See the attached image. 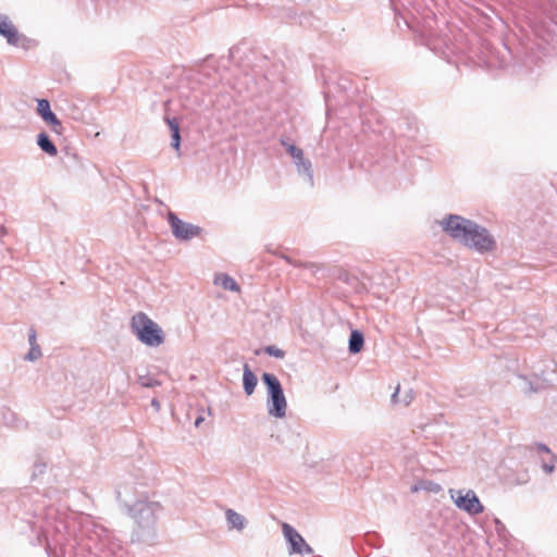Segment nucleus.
Wrapping results in <instances>:
<instances>
[{
  "label": "nucleus",
  "instance_id": "nucleus-27",
  "mask_svg": "<svg viewBox=\"0 0 557 557\" xmlns=\"http://www.w3.org/2000/svg\"><path fill=\"white\" fill-rule=\"evenodd\" d=\"M28 343H29V346H36L38 345L37 344V334H36V331L34 329H30L29 330V334H28Z\"/></svg>",
  "mask_w": 557,
  "mask_h": 557
},
{
  "label": "nucleus",
  "instance_id": "nucleus-8",
  "mask_svg": "<svg viewBox=\"0 0 557 557\" xmlns=\"http://www.w3.org/2000/svg\"><path fill=\"white\" fill-rule=\"evenodd\" d=\"M283 535L288 543V553L289 555L298 554V555H312L313 549L310 545L307 544L301 534L293 528L290 524L284 522L282 524Z\"/></svg>",
  "mask_w": 557,
  "mask_h": 557
},
{
  "label": "nucleus",
  "instance_id": "nucleus-26",
  "mask_svg": "<svg viewBox=\"0 0 557 557\" xmlns=\"http://www.w3.org/2000/svg\"><path fill=\"white\" fill-rule=\"evenodd\" d=\"M283 259L286 260L289 264H293L295 267H305V268H310V269L315 268V265L312 263H310V264L301 263V262L293 260L292 258H289L287 256H283Z\"/></svg>",
  "mask_w": 557,
  "mask_h": 557
},
{
  "label": "nucleus",
  "instance_id": "nucleus-29",
  "mask_svg": "<svg viewBox=\"0 0 557 557\" xmlns=\"http://www.w3.org/2000/svg\"><path fill=\"white\" fill-rule=\"evenodd\" d=\"M151 406H152L157 411H159V410H160V403H159V400H158V399L153 398V399L151 400Z\"/></svg>",
  "mask_w": 557,
  "mask_h": 557
},
{
  "label": "nucleus",
  "instance_id": "nucleus-21",
  "mask_svg": "<svg viewBox=\"0 0 557 557\" xmlns=\"http://www.w3.org/2000/svg\"><path fill=\"white\" fill-rule=\"evenodd\" d=\"M523 381L525 383V387H524L525 392L536 393V392H540L545 388L544 382H542L537 379L535 380V382H533V381H528L527 379L523 377Z\"/></svg>",
  "mask_w": 557,
  "mask_h": 557
},
{
  "label": "nucleus",
  "instance_id": "nucleus-17",
  "mask_svg": "<svg viewBox=\"0 0 557 557\" xmlns=\"http://www.w3.org/2000/svg\"><path fill=\"white\" fill-rule=\"evenodd\" d=\"M413 400V392L412 389H407L403 394H400L399 385L396 387L395 392L392 395V403L399 404L404 407L409 406Z\"/></svg>",
  "mask_w": 557,
  "mask_h": 557
},
{
  "label": "nucleus",
  "instance_id": "nucleus-12",
  "mask_svg": "<svg viewBox=\"0 0 557 557\" xmlns=\"http://www.w3.org/2000/svg\"><path fill=\"white\" fill-rule=\"evenodd\" d=\"M550 21L552 27H546V25L543 22H534L531 25L534 34L541 37L546 42L553 40L557 29V22H555L553 17H550Z\"/></svg>",
  "mask_w": 557,
  "mask_h": 557
},
{
  "label": "nucleus",
  "instance_id": "nucleus-16",
  "mask_svg": "<svg viewBox=\"0 0 557 557\" xmlns=\"http://www.w3.org/2000/svg\"><path fill=\"white\" fill-rule=\"evenodd\" d=\"M37 145L50 157H55L58 154L55 145L50 140L49 136L45 132H41L37 135Z\"/></svg>",
  "mask_w": 557,
  "mask_h": 557
},
{
  "label": "nucleus",
  "instance_id": "nucleus-28",
  "mask_svg": "<svg viewBox=\"0 0 557 557\" xmlns=\"http://www.w3.org/2000/svg\"><path fill=\"white\" fill-rule=\"evenodd\" d=\"M537 449H539V451L546 453L547 455H550V456L553 455L550 453V449L544 444H537Z\"/></svg>",
  "mask_w": 557,
  "mask_h": 557
},
{
  "label": "nucleus",
  "instance_id": "nucleus-10",
  "mask_svg": "<svg viewBox=\"0 0 557 557\" xmlns=\"http://www.w3.org/2000/svg\"><path fill=\"white\" fill-rule=\"evenodd\" d=\"M37 113L47 123L51 131L58 135L63 133V126L58 116L52 112L50 102L47 99L37 100Z\"/></svg>",
  "mask_w": 557,
  "mask_h": 557
},
{
  "label": "nucleus",
  "instance_id": "nucleus-5",
  "mask_svg": "<svg viewBox=\"0 0 557 557\" xmlns=\"http://www.w3.org/2000/svg\"><path fill=\"white\" fill-rule=\"evenodd\" d=\"M88 548L99 557H112L121 549V543L111 531L102 525H94L88 534Z\"/></svg>",
  "mask_w": 557,
  "mask_h": 557
},
{
  "label": "nucleus",
  "instance_id": "nucleus-23",
  "mask_svg": "<svg viewBox=\"0 0 557 557\" xmlns=\"http://www.w3.org/2000/svg\"><path fill=\"white\" fill-rule=\"evenodd\" d=\"M138 383L143 387H154V386H159L160 385L159 381H157V380H154L152 377H149V376H139L138 377Z\"/></svg>",
  "mask_w": 557,
  "mask_h": 557
},
{
  "label": "nucleus",
  "instance_id": "nucleus-25",
  "mask_svg": "<svg viewBox=\"0 0 557 557\" xmlns=\"http://www.w3.org/2000/svg\"><path fill=\"white\" fill-rule=\"evenodd\" d=\"M265 352L270 356L276 357V358H283L284 351L275 346H268L265 348Z\"/></svg>",
  "mask_w": 557,
  "mask_h": 557
},
{
  "label": "nucleus",
  "instance_id": "nucleus-14",
  "mask_svg": "<svg viewBox=\"0 0 557 557\" xmlns=\"http://www.w3.org/2000/svg\"><path fill=\"white\" fill-rule=\"evenodd\" d=\"M258 380L253 374L249 366L246 363L243 369V386L246 395L250 396L253 394Z\"/></svg>",
  "mask_w": 557,
  "mask_h": 557
},
{
  "label": "nucleus",
  "instance_id": "nucleus-3",
  "mask_svg": "<svg viewBox=\"0 0 557 557\" xmlns=\"http://www.w3.org/2000/svg\"><path fill=\"white\" fill-rule=\"evenodd\" d=\"M131 330L146 346L158 347L164 342L162 329L144 312L133 315Z\"/></svg>",
  "mask_w": 557,
  "mask_h": 557
},
{
  "label": "nucleus",
  "instance_id": "nucleus-24",
  "mask_svg": "<svg viewBox=\"0 0 557 557\" xmlns=\"http://www.w3.org/2000/svg\"><path fill=\"white\" fill-rule=\"evenodd\" d=\"M555 460H556V457L554 455H552L549 461H545V460L542 461V469L544 470V472L549 474L554 471Z\"/></svg>",
  "mask_w": 557,
  "mask_h": 557
},
{
  "label": "nucleus",
  "instance_id": "nucleus-20",
  "mask_svg": "<svg viewBox=\"0 0 557 557\" xmlns=\"http://www.w3.org/2000/svg\"><path fill=\"white\" fill-rule=\"evenodd\" d=\"M419 490H425L428 492L432 493H440L442 491V486L438 483L432 482V481H423L419 483L418 485H413L411 487L412 492H418Z\"/></svg>",
  "mask_w": 557,
  "mask_h": 557
},
{
  "label": "nucleus",
  "instance_id": "nucleus-1",
  "mask_svg": "<svg viewBox=\"0 0 557 557\" xmlns=\"http://www.w3.org/2000/svg\"><path fill=\"white\" fill-rule=\"evenodd\" d=\"M132 491V486L125 484L116 491V497L127 507V513L136 522L135 534L138 540L150 543L157 536L156 524L162 506L159 502L148 500L146 496H139L133 502L131 498Z\"/></svg>",
  "mask_w": 557,
  "mask_h": 557
},
{
  "label": "nucleus",
  "instance_id": "nucleus-19",
  "mask_svg": "<svg viewBox=\"0 0 557 557\" xmlns=\"http://www.w3.org/2000/svg\"><path fill=\"white\" fill-rule=\"evenodd\" d=\"M364 343L363 334L357 330L350 333L348 349L351 354H358L361 351Z\"/></svg>",
  "mask_w": 557,
  "mask_h": 557
},
{
  "label": "nucleus",
  "instance_id": "nucleus-4",
  "mask_svg": "<svg viewBox=\"0 0 557 557\" xmlns=\"http://www.w3.org/2000/svg\"><path fill=\"white\" fill-rule=\"evenodd\" d=\"M262 382L268 391V413L276 419L285 418L287 411V401L283 387L278 379L269 372L262 374Z\"/></svg>",
  "mask_w": 557,
  "mask_h": 557
},
{
  "label": "nucleus",
  "instance_id": "nucleus-6",
  "mask_svg": "<svg viewBox=\"0 0 557 557\" xmlns=\"http://www.w3.org/2000/svg\"><path fill=\"white\" fill-rule=\"evenodd\" d=\"M0 36L5 38L8 45L20 47L25 50L35 46V40L21 34L12 20L7 15L0 13Z\"/></svg>",
  "mask_w": 557,
  "mask_h": 557
},
{
  "label": "nucleus",
  "instance_id": "nucleus-22",
  "mask_svg": "<svg viewBox=\"0 0 557 557\" xmlns=\"http://www.w3.org/2000/svg\"><path fill=\"white\" fill-rule=\"evenodd\" d=\"M41 357V349L39 345L30 346L28 354L25 356V360L27 361H36Z\"/></svg>",
  "mask_w": 557,
  "mask_h": 557
},
{
  "label": "nucleus",
  "instance_id": "nucleus-15",
  "mask_svg": "<svg viewBox=\"0 0 557 557\" xmlns=\"http://www.w3.org/2000/svg\"><path fill=\"white\" fill-rule=\"evenodd\" d=\"M214 284L221 286L222 288L231 292L238 293L240 290L239 285L236 281L225 273H220L214 276Z\"/></svg>",
  "mask_w": 557,
  "mask_h": 557
},
{
  "label": "nucleus",
  "instance_id": "nucleus-2",
  "mask_svg": "<svg viewBox=\"0 0 557 557\" xmlns=\"http://www.w3.org/2000/svg\"><path fill=\"white\" fill-rule=\"evenodd\" d=\"M441 225L453 239L476 252L486 253L496 249V240L488 230L471 220L450 214L441 221Z\"/></svg>",
  "mask_w": 557,
  "mask_h": 557
},
{
  "label": "nucleus",
  "instance_id": "nucleus-7",
  "mask_svg": "<svg viewBox=\"0 0 557 557\" xmlns=\"http://www.w3.org/2000/svg\"><path fill=\"white\" fill-rule=\"evenodd\" d=\"M448 493L455 506L470 516H476L484 511V506L481 504L474 491L450 488Z\"/></svg>",
  "mask_w": 557,
  "mask_h": 557
},
{
  "label": "nucleus",
  "instance_id": "nucleus-11",
  "mask_svg": "<svg viewBox=\"0 0 557 557\" xmlns=\"http://www.w3.org/2000/svg\"><path fill=\"white\" fill-rule=\"evenodd\" d=\"M282 144L286 147V151L294 159V163L297 166L298 173L305 174L308 178V182L312 185L313 175L311 171V162L304 158L302 150L292 144H286L284 141H282Z\"/></svg>",
  "mask_w": 557,
  "mask_h": 557
},
{
  "label": "nucleus",
  "instance_id": "nucleus-30",
  "mask_svg": "<svg viewBox=\"0 0 557 557\" xmlns=\"http://www.w3.org/2000/svg\"><path fill=\"white\" fill-rule=\"evenodd\" d=\"M203 422V418L202 417H198L195 421V425L198 428L201 423Z\"/></svg>",
  "mask_w": 557,
  "mask_h": 557
},
{
  "label": "nucleus",
  "instance_id": "nucleus-18",
  "mask_svg": "<svg viewBox=\"0 0 557 557\" xmlns=\"http://www.w3.org/2000/svg\"><path fill=\"white\" fill-rule=\"evenodd\" d=\"M165 121H166V123L169 125V128L171 131V138H172L171 146L176 151H178L180 150V146H181L180 124H178V122L176 121L175 117H173V119L165 117Z\"/></svg>",
  "mask_w": 557,
  "mask_h": 557
},
{
  "label": "nucleus",
  "instance_id": "nucleus-9",
  "mask_svg": "<svg viewBox=\"0 0 557 557\" xmlns=\"http://www.w3.org/2000/svg\"><path fill=\"white\" fill-rule=\"evenodd\" d=\"M168 222L172 234L180 240H189L201 233V228L199 226L184 222L173 212H169Z\"/></svg>",
  "mask_w": 557,
  "mask_h": 557
},
{
  "label": "nucleus",
  "instance_id": "nucleus-13",
  "mask_svg": "<svg viewBox=\"0 0 557 557\" xmlns=\"http://www.w3.org/2000/svg\"><path fill=\"white\" fill-rule=\"evenodd\" d=\"M225 518L230 530L243 531L247 525V519L234 509H226Z\"/></svg>",
  "mask_w": 557,
  "mask_h": 557
}]
</instances>
